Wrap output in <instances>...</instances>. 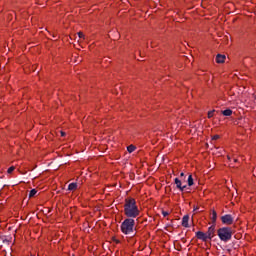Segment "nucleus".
I'll list each match as a JSON object with an SVG mask.
<instances>
[{"label": "nucleus", "instance_id": "nucleus-19", "mask_svg": "<svg viewBox=\"0 0 256 256\" xmlns=\"http://www.w3.org/2000/svg\"><path fill=\"white\" fill-rule=\"evenodd\" d=\"M162 215H163V217H167V216L169 215V212L163 211V212H162Z\"/></svg>", "mask_w": 256, "mask_h": 256}, {"label": "nucleus", "instance_id": "nucleus-13", "mask_svg": "<svg viewBox=\"0 0 256 256\" xmlns=\"http://www.w3.org/2000/svg\"><path fill=\"white\" fill-rule=\"evenodd\" d=\"M188 186L189 187H193V175H189L188 176V180H187Z\"/></svg>", "mask_w": 256, "mask_h": 256}, {"label": "nucleus", "instance_id": "nucleus-6", "mask_svg": "<svg viewBox=\"0 0 256 256\" xmlns=\"http://www.w3.org/2000/svg\"><path fill=\"white\" fill-rule=\"evenodd\" d=\"M197 239H200L201 241H207L209 238L207 236V233L198 231L196 232Z\"/></svg>", "mask_w": 256, "mask_h": 256}, {"label": "nucleus", "instance_id": "nucleus-2", "mask_svg": "<svg viewBox=\"0 0 256 256\" xmlns=\"http://www.w3.org/2000/svg\"><path fill=\"white\" fill-rule=\"evenodd\" d=\"M120 231L123 235H128L129 237H134L135 235V219L126 218L120 225Z\"/></svg>", "mask_w": 256, "mask_h": 256}, {"label": "nucleus", "instance_id": "nucleus-5", "mask_svg": "<svg viewBox=\"0 0 256 256\" xmlns=\"http://www.w3.org/2000/svg\"><path fill=\"white\" fill-rule=\"evenodd\" d=\"M175 185L179 191H185L187 189V185H183V182L179 178H175Z\"/></svg>", "mask_w": 256, "mask_h": 256}, {"label": "nucleus", "instance_id": "nucleus-7", "mask_svg": "<svg viewBox=\"0 0 256 256\" xmlns=\"http://www.w3.org/2000/svg\"><path fill=\"white\" fill-rule=\"evenodd\" d=\"M206 236L208 237V239H212L213 237H215V226H211L208 228Z\"/></svg>", "mask_w": 256, "mask_h": 256}, {"label": "nucleus", "instance_id": "nucleus-23", "mask_svg": "<svg viewBox=\"0 0 256 256\" xmlns=\"http://www.w3.org/2000/svg\"><path fill=\"white\" fill-rule=\"evenodd\" d=\"M234 162L237 163V159H234Z\"/></svg>", "mask_w": 256, "mask_h": 256}, {"label": "nucleus", "instance_id": "nucleus-4", "mask_svg": "<svg viewBox=\"0 0 256 256\" xmlns=\"http://www.w3.org/2000/svg\"><path fill=\"white\" fill-rule=\"evenodd\" d=\"M223 225H233V216L231 214H226L221 217Z\"/></svg>", "mask_w": 256, "mask_h": 256}, {"label": "nucleus", "instance_id": "nucleus-16", "mask_svg": "<svg viewBox=\"0 0 256 256\" xmlns=\"http://www.w3.org/2000/svg\"><path fill=\"white\" fill-rule=\"evenodd\" d=\"M214 115H215V110L209 111L208 112V119L213 118Z\"/></svg>", "mask_w": 256, "mask_h": 256}, {"label": "nucleus", "instance_id": "nucleus-9", "mask_svg": "<svg viewBox=\"0 0 256 256\" xmlns=\"http://www.w3.org/2000/svg\"><path fill=\"white\" fill-rule=\"evenodd\" d=\"M225 59H227V57L225 55L218 54L216 56V63H223L225 61Z\"/></svg>", "mask_w": 256, "mask_h": 256}, {"label": "nucleus", "instance_id": "nucleus-3", "mask_svg": "<svg viewBox=\"0 0 256 256\" xmlns=\"http://www.w3.org/2000/svg\"><path fill=\"white\" fill-rule=\"evenodd\" d=\"M217 235L219 239L227 243V241H231V237H233V230L229 227H222L218 229Z\"/></svg>", "mask_w": 256, "mask_h": 256}, {"label": "nucleus", "instance_id": "nucleus-8", "mask_svg": "<svg viewBox=\"0 0 256 256\" xmlns=\"http://www.w3.org/2000/svg\"><path fill=\"white\" fill-rule=\"evenodd\" d=\"M182 227H189V215H185L182 218Z\"/></svg>", "mask_w": 256, "mask_h": 256}, {"label": "nucleus", "instance_id": "nucleus-21", "mask_svg": "<svg viewBox=\"0 0 256 256\" xmlns=\"http://www.w3.org/2000/svg\"><path fill=\"white\" fill-rule=\"evenodd\" d=\"M180 177H185V173L182 172V173L180 174Z\"/></svg>", "mask_w": 256, "mask_h": 256}, {"label": "nucleus", "instance_id": "nucleus-12", "mask_svg": "<svg viewBox=\"0 0 256 256\" xmlns=\"http://www.w3.org/2000/svg\"><path fill=\"white\" fill-rule=\"evenodd\" d=\"M211 220L212 223H215L217 221V212L215 210H213L211 213Z\"/></svg>", "mask_w": 256, "mask_h": 256}, {"label": "nucleus", "instance_id": "nucleus-10", "mask_svg": "<svg viewBox=\"0 0 256 256\" xmlns=\"http://www.w3.org/2000/svg\"><path fill=\"white\" fill-rule=\"evenodd\" d=\"M222 115H224L225 117H231V115H233V110L226 109V110L222 111Z\"/></svg>", "mask_w": 256, "mask_h": 256}, {"label": "nucleus", "instance_id": "nucleus-15", "mask_svg": "<svg viewBox=\"0 0 256 256\" xmlns=\"http://www.w3.org/2000/svg\"><path fill=\"white\" fill-rule=\"evenodd\" d=\"M37 195V191L35 189H32L29 193V197H35Z\"/></svg>", "mask_w": 256, "mask_h": 256}, {"label": "nucleus", "instance_id": "nucleus-18", "mask_svg": "<svg viewBox=\"0 0 256 256\" xmlns=\"http://www.w3.org/2000/svg\"><path fill=\"white\" fill-rule=\"evenodd\" d=\"M78 37L80 39H85V34H83V32H78Z\"/></svg>", "mask_w": 256, "mask_h": 256}, {"label": "nucleus", "instance_id": "nucleus-17", "mask_svg": "<svg viewBox=\"0 0 256 256\" xmlns=\"http://www.w3.org/2000/svg\"><path fill=\"white\" fill-rule=\"evenodd\" d=\"M14 171H15V166H11L10 168H8L7 173L11 174Z\"/></svg>", "mask_w": 256, "mask_h": 256}, {"label": "nucleus", "instance_id": "nucleus-1", "mask_svg": "<svg viewBox=\"0 0 256 256\" xmlns=\"http://www.w3.org/2000/svg\"><path fill=\"white\" fill-rule=\"evenodd\" d=\"M124 215L130 219H137L141 215V209L134 198H126L124 202Z\"/></svg>", "mask_w": 256, "mask_h": 256}, {"label": "nucleus", "instance_id": "nucleus-22", "mask_svg": "<svg viewBox=\"0 0 256 256\" xmlns=\"http://www.w3.org/2000/svg\"><path fill=\"white\" fill-rule=\"evenodd\" d=\"M62 137H65V132H61Z\"/></svg>", "mask_w": 256, "mask_h": 256}, {"label": "nucleus", "instance_id": "nucleus-11", "mask_svg": "<svg viewBox=\"0 0 256 256\" xmlns=\"http://www.w3.org/2000/svg\"><path fill=\"white\" fill-rule=\"evenodd\" d=\"M77 190V183H70L68 185V191H76Z\"/></svg>", "mask_w": 256, "mask_h": 256}, {"label": "nucleus", "instance_id": "nucleus-20", "mask_svg": "<svg viewBox=\"0 0 256 256\" xmlns=\"http://www.w3.org/2000/svg\"><path fill=\"white\" fill-rule=\"evenodd\" d=\"M212 139H213V141H217V139H219V135H214V136L212 137Z\"/></svg>", "mask_w": 256, "mask_h": 256}, {"label": "nucleus", "instance_id": "nucleus-14", "mask_svg": "<svg viewBox=\"0 0 256 256\" xmlns=\"http://www.w3.org/2000/svg\"><path fill=\"white\" fill-rule=\"evenodd\" d=\"M135 149H137V147H135V145H133V144H131L127 147L128 153H133V151H135Z\"/></svg>", "mask_w": 256, "mask_h": 256}]
</instances>
